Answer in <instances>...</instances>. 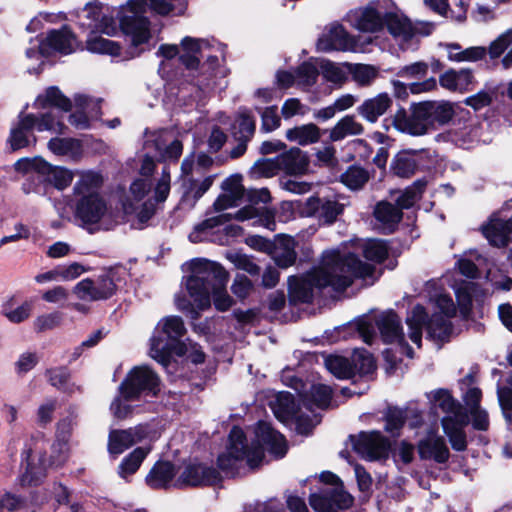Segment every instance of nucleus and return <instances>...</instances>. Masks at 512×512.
I'll list each match as a JSON object with an SVG mask.
<instances>
[{"label":"nucleus","mask_w":512,"mask_h":512,"mask_svg":"<svg viewBox=\"0 0 512 512\" xmlns=\"http://www.w3.org/2000/svg\"><path fill=\"white\" fill-rule=\"evenodd\" d=\"M155 170L153 157L146 156L140 167V176L130 185L123 200L126 214H135L140 222L148 221L155 213L156 206L163 203L170 192V171L164 167L159 177L151 178Z\"/></svg>","instance_id":"nucleus-5"},{"label":"nucleus","mask_w":512,"mask_h":512,"mask_svg":"<svg viewBox=\"0 0 512 512\" xmlns=\"http://www.w3.org/2000/svg\"><path fill=\"white\" fill-rule=\"evenodd\" d=\"M182 172L184 174L183 184L185 187V197H192L194 201L201 198L204 193H206L212 185L213 178L205 177L202 180H196L190 178L188 175L192 171V163L185 159L182 162Z\"/></svg>","instance_id":"nucleus-37"},{"label":"nucleus","mask_w":512,"mask_h":512,"mask_svg":"<svg viewBox=\"0 0 512 512\" xmlns=\"http://www.w3.org/2000/svg\"><path fill=\"white\" fill-rule=\"evenodd\" d=\"M275 416L282 422L296 418L295 403L292 394L280 393L272 407Z\"/></svg>","instance_id":"nucleus-53"},{"label":"nucleus","mask_w":512,"mask_h":512,"mask_svg":"<svg viewBox=\"0 0 512 512\" xmlns=\"http://www.w3.org/2000/svg\"><path fill=\"white\" fill-rule=\"evenodd\" d=\"M180 46L183 51L180 61L191 70L198 67L200 58H203L204 52L211 47L207 40L189 36L181 40Z\"/></svg>","instance_id":"nucleus-26"},{"label":"nucleus","mask_w":512,"mask_h":512,"mask_svg":"<svg viewBox=\"0 0 512 512\" xmlns=\"http://www.w3.org/2000/svg\"><path fill=\"white\" fill-rule=\"evenodd\" d=\"M468 423L467 413L459 411L454 416H445L441 420L443 431L448 437L451 447L456 451H464L467 447L464 428Z\"/></svg>","instance_id":"nucleus-23"},{"label":"nucleus","mask_w":512,"mask_h":512,"mask_svg":"<svg viewBox=\"0 0 512 512\" xmlns=\"http://www.w3.org/2000/svg\"><path fill=\"white\" fill-rule=\"evenodd\" d=\"M392 101L386 93H380L374 98L364 101L358 107L359 114L369 122H376L390 107Z\"/></svg>","instance_id":"nucleus-39"},{"label":"nucleus","mask_w":512,"mask_h":512,"mask_svg":"<svg viewBox=\"0 0 512 512\" xmlns=\"http://www.w3.org/2000/svg\"><path fill=\"white\" fill-rule=\"evenodd\" d=\"M281 170L278 163V157L275 159H261L258 160L251 168V173L254 177L269 178L277 174Z\"/></svg>","instance_id":"nucleus-59"},{"label":"nucleus","mask_w":512,"mask_h":512,"mask_svg":"<svg viewBox=\"0 0 512 512\" xmlns=\"http://www.w3.org/2000/svg\"><path fill=\"white\" fill-rule=\"evenodd\" d=\"M393 125L398 131L411 136H423L431 131L423 102L413 103L408 111H397Z\"/></svg>","instance_id":"nucleus-15"},{"label":"nucleus","mask_w":512,"mask_h":512,"mask_svg":"<svg viewBox=\"0 0 512 512\" xmlns=\"http://www.w3.org/2000/svg\"><path fill=\"white\" fill-rule=\"evenodd\" d=\"M76 110L69 117L70 124L78 130L88 129L90 127V120L86 115V109H88L93 103L84 95H76L74 97Z\"/></svg>","instance_id":"nucleus-49"},{"label":"nucleus","mask_w":512,"mask_h":512,"mask_svg":"<svg viewBox=\"0 0 512 512\" xmlns=\"http://www.w3.org/2000/svg\"><path fill=\"white\" fill-rule=\"evenodd\" d=\"M363 130L362 124L353 116H345L331 129L330 138L332 141H340L347 136L360 135Z\"/></svg>","instance_id":"nucleus-47"},{"label":"nucleus","mask_w":512,"mask_h":512,"mask_svg":"<svg viewBox=\"0 0 512 512\" xmlns=\"http://www.w3.org/2000/svg\"><path fill=\"white\" fill-rule=\"evenodd\" d=\"M374 216L384 230L392 232L402 218V211L397 205L381 201L374 209Z\"/></svg>","instance_id":"nucleus-40"},{"label":"nucleus","mask_w":512,"mask_h":512,"mask_svg":"<svg viewBox=\"0 0 512 512\" xmlns=\"http://www.w3.org/2000/svg\"><path fill=\"white\" fill-rule=\"evenodd\" d=\"M344 66L360 86L370 85L378 76V68L373 65L345 63Z\"/></svg>","instance_id":"nucleus-51"},{"label":"nucleus","mask_w":512,"mask_h":512,"mask_svg":"<svg viewBox=\"0 0 512 512\" xmlns=\"http://www.w3.org/2000/svg\"><path fill=\"white\" fill-rule=\"evenodd\" d=\"M174 0H129L117 13L123 33L130 37L132 45L146 43L150 38L148 11L167 15L175 9Z\"/></svg>","instance_id":"nucleus-7"},{"label":"nucleus","mask_w":512,"mask_h":512,"mask_svg":"<svg viewBox=\"0 0 512 512\" xmlns=\"http://www.w3.org/2000/svg\"><path fill=\"white\" fill-rule=\"evenodd\" d=\"M320 137V129L313 123L296 126L286 131V138L290 142H295L301 146L316 143Z\"/></svg>","instance_id":"nucleus-41"},{"label":"nucleus","mask_w":512,"mask_h":512,"mask_svg":"<svg viewBox=\"0 0 512 512\" xmlns=\"http://www.w3.org/2000/svg\"><path fill=\"white\" fill-rule=\"evenodd\" d=\"M144 147L148 153L154 151V157L160 160L177 159L182 153L181 142L166 130L146 133Z\"/></svg>","instance_id":"nucleus-17"},{"label":"nucleus","mask_w":512,"mask_h":512,"mask_svg":"<svg viewBox=\"0 0 512 512\" xmlns=\"http://www.w3.org/2000/svg\"><path fill=\"white\" fill-rule=\"evenodd\" d=\"M318 62L306 61L296 69V86L308 90L313 86L319 75Z\"/></svg>","instance_id":"nucleus-48"},{"label":"nucleus","mask_w":512,"mask_h":512,"mask_svg":"<svg viewBox=\"0 0 512 512\" xmlns=\"http://www.w3.org/2000/svg\"><path fill=\"white\" fill-rule=\"evenodd\" d=\"M431 299L435 302L437 311L428 319L423 306H414L406 317L407 333L404 332L400 318L394 312L380 315L376 324L384 342L396 344L401 353L412 358L413 349L409 346L408 340L420 348L424 326L430 338L436 341L448 338L452 332L450 319L456 314V306L447 294L440 293L431 296Z\"/></svg>","instance_id":"nucleus-1"},{"label":"nucleus","mask_w":512,"mask_h":512,"mask_svg":"<svg viewBox=\"0 0 512 512\" xmlns=\"http://www.w3.org/2000/svg\"><path fill=\"white\" fill-rule=\"evenodd\" d=\"M352 497L340 486L330 487L310 496V505L316 512H334L352 504Z\"/></svg>","instance_id":"nucleus-19"},{"label":"nucleus","mask_w":512,"mask_h":512,"mask_svg":"<svg viewBox=\"0 0 512 512\" xmlns=\"http://www.w3.org/2000/svg\"><path fill=\"white\" fill-rule=\"evenodd\" d=\"M148 434V426L144 424L129 429L111 430L108 437V452L112 455H120L131 446L143 441Z\"/></svg>","instance_id":"nucleus-18"},{"label":"nucleus","mask_w":512,"mask_h":512,"mask_svg":"<svg viewBox=\"0 0 512 512\" xmlns=\"http://www.w3.org/2000/svg\"><path fill=\"white\" fill-rule=\"evenodd\" d=\"M226 258L234 264L236 268L244 270L251 275L258 274L260 271V268L253 262V260L241 252H228L226 254Z\"/></svg>","instance_id":"nucleus-58"},{"label":"nucleus","mask_w":512,"mask_h":512,"mask_svg":"<svg viewBox=\"0 0 512 512\" xmlns=\"http://www.w3.org/2000/svg\"><path fill=\"white\" fill-rule=\"evenodd\" d=\"M440 136L459 147L467 149L478 141L479 130L473 123L465 122L463 125L450 128Z\"/></svg>","instance_id":"nucleus-34"},{"label":"nucleus","mask_w":512,"mask_h":512,"mask_svg":"<svg viewBox=\"0 0 512 512\" xmlns=\"http://www.w3.org/2000/svg\"><path fill=\"white\" fill-rule=\"evenodd\" d=\"M318 66L326 81L337 85H342L346 81V71L342 66L329 60H320Z\"/></svg>","instance_id":"nucleus-54"},{"label":"nucleus","mask_w":512,"mask_h":512,"mask_svg":"<svg viewBox=\"0 0 512 512\" xmlns=\"http://www.w3.org/2000/svg\"><path fill=\"white\" fill-rule=\"evenodd\" d=\"M327 370L339 379L353 377V369L348 358L339 355H329L324 360Z\"/></svg>","instance_id":"nucleus-52"},{"label":"nucleus","mask_w":512,"mask_h":512,"mask_svg":"<svg viewBox=\"0 0 512 512\" xmlns=\"http://www.w3.org/2000/svg\"><path fill=\"white\" fill-rule=\"evenodd\" d=\"M266 449L275 458H282L287 452V443L282 434L269 423L260 421L255 429V441L251 444L238 427L230 431L226 450L218 456V467L226 475L241 474L246 467L254 469L262 462Z\"/></svg>","instance_id":"nucleus-3"},{"label":"nucleus","mask_w":512,"mask_h":512,"mask_svg":"<svg viewBox=\"0 0 512 512\" xmlns=\"http://www.w3.org/2000/svg\"><path fill=\"white\" fill-rule=\"evenodd\" d=\"M361 248L365 258L373 262L380 263L388 255V247L382 240H367L361 244Z\"/></svg>","instance_id":"nucleus-56"},{"label":"nucleus","mask_w":512,"mask_h":512,"mask_svg":"<svg viewBox=\"0 0 512 512\" xmlns=\"http://www.w3.org/2000/svg\"><path fill=\"white\" fill-rule=\"evenodd\" d=\"M431 130L448 124L456 114L457 106L449 101H423Z\"/></svg>","instance_id":"nucleus-28"},{"label":"nucleus","mask_w":512,"mask_h":512,"mask_svg":"<svg viewBox=\"0 0 512 512\" xmlns=\"http://www.w3.org/2000/svg\"><path fill=\"white\" fill-rule=\"evenodd\" d=\"M317 48L325 52L331 50L360 52L363 50L357 40L339 24L330 26L329 31L318 40Z\"/></svg>","instance_id":"nucleus-20"},{"label":"nucleus","mask_w":512,"mask_h":512,"mask_svg":"<svg viewBox=\"0 0 512 512\" xmlns=\"http://www.w3.org/2000/svg\"><path fill=\"white\" fill-rule=\"evenodd\" d=\"M370 179V173L360 166H350L341 176V182L350 190H360Z\"/></svg>","instance_id":"nucleus-50"},{"label":"nucleus","mask_w":512,"mask_h":512,"mask_svg":"<svg viewBox=\"0 0 512 512\" xmlns=\"http://www.w3.org/2000/svg\"><path fill=\"white\" fill-rule=\"evenodd\" d=\"M220 480L219 473L216 469L205 464L194 463L188 464L179 478L175 480V487L182 486H198L211 485Z\"/></svg>","instance_id":"nucleus-21"},{"label":"nucleus","mask_w":512,"mask_h":512,"mask_svg":"<svg viewBox=\"0 0 512 512\" xmlns=\"http://www.w3.org/2000/svg\"><path fill=\"white\" fill-rule=\"evenodd\" d=\"M424 186L423 182H416L413 186L407 188L397 198V206L402 209H408L412 207L420 197V193Z\"/></svg>","instance_id":"nucleus-60"},{"label":"nucleus","mask_w":512,"mask_h":512,"mask_svg":"<svg viewBox=\"0 0 512 512\" xmlns=\"http://www.w3.org/2000/svg\"><path fill=\"white\" fill-rule=\"evenodd\" d=\"M25 461V470L19 477V483L23 487L36 486L45 477L46 462L32 451L26 452Z\"/></svg>","instance_id":"nucleus-29"},{"label":"nucleus","mask_w":512,"mask_h":512,"mask_svg":"<svg viewBox=\"0 0 512 512\" xmlns=\"http://www.w3.org/2000/svg\"><path fill=\"white\" fill-rule=\"evenodd\" d=\"M418 453L422 459L445 463L450 457L449 448L445 439L436 429H429L426 435L418 442Z\"/></svg>","instance_id":"nucleus-22"},{"label":"nucleus","mask_w":512,"mask_h":512,"mask_svg":"<svg viewBox=\"0 0 512 512\" xmlns=\"http://www.w3.org/2000/svg\"><path fill=\"white\" fill-rule=\"evenodd\" d=\"M76 47L77 41L67 27L60 30H52L46 38H37L30 42L25 55L27 59L35 61L37 66L29 65L28 71L30 73H38L45 57L56 52L67 55L75 51Z\"/></svg>","instance_id":"nucleus-10"},{"label":"nucleus","mask_w":512,"mask_h":512,"mask_svg":"<svg viewBox=\"0 0 512 512\" xmlns=\"http://www.w3.org/2000/svg\"><path fill=\"white\" fill-rule=\"evenodd\" d=\"M66 126L51 112L41 115L20 114L18 122L12 127L9 144L12 150H18L35 144L36 137L33 130L38 132L48 131L55 134H63Z\"/></svg>","instance_id":"nucleus-9"},{"label":"nucleus","mask_w":512,"mask_h":512,"mask_svg":"<svg viewBox=\"0 0 512 512\" xmlns=\"http://www.w3.org/2000/svg\"><path fill=\"white\" fill-rule=\"evenodd\" d=\"M351 366L353 376L355 374H369L375 369V361L373 356L366 350H355L351 357Z\"/></svg>","instance_id":"nucleus-55"},{"label":"nucleus","mask_w":512,"mask_h":512,"mask_svg":"<svg viewBox=\"0 0 512 512\" xmlns=\"http://www.w3.org/2000/svg\"><path fill=\"white\" fill-rule=\"evenodd\" d=\"M497 396L506 423L512 427V391L509 388L498 387Z\"/></svg>","instance_id":"nucleus-64"},{"label":"nucleus","mask_w":512,"mask_h":512,"mask_svg":"<svg viewBox=\"0 0 512 512\" xmlns=\"http://www.w3.org/2000/svg\"><path fill=\"white\" fill-rule=\"evenodd\" d=\"M176 475L175 467L168 461H159L155 463L148 475L146 483L153 489L168 488L174 486V477Z\"/></svg>","instance_id":"nucleus-31"},{"label":"nucleus","mask_w":512,"mask_h":512,"mask_svg":"<svg viewBox=\"0 0 512 512\" xmlns=\"http://www.w3.org/2000/svg\"><path fill=\"white\" fill-rule=\"evenodd\" d=\"M272 258L281 268H287L296 260L295 241L290 236L279 237L271 251Z\"/></svg>","instance_id":"nucleus-38"},{"label":"nucleus","mask_w":512,"mask_h":512,"mask_svg":"<svg viewBox=\"0 0 512 512\" xmlns=\"http://www.w3.org/2000/svg\"><path fill=\"white\" fill-rule=\"evenodd\" d=\"M374 273V266L363 263L344 248L327 250L320 265L304 276H291L288 280L289 296L295 302L308 303L313 290L331 286L340 291L350 286L355 278L366 279Z\"/></svg>","instance_id":"nucleus-2"},{"label":"nucleus","mask_w":512,"mask_h":512,"mask_svg":"<svg viewBox=\"0 0 512 512\" xmlns=\"http://www.w3.org/2000/svg\"><path fill=\"white\" fill-rule=\"evenodd\" d=\"M428 398L435 409L439 408L446 416H454L456 413L464 412L462 407L453 399L450 393L444 389H438L428 394Z\"/></svg>","instance_id":"nucleus-45"},{"label":"nucleus","mask_w":512,"mask_h":512,"mask_svg":"<svg viewBox=\"0 0 512 512\" xmlns=\"http://www.w3.org/2000/svg\"><path fill=\"white\" fill-rule=\"evenodd\" d=\"M69 454V440L61 437H56L52 444V453L50 456V465L60 466L68 458Z\"/></svg>","instance_id":"nucleus-61"},{"label":"nucleus","mask_w":512,"mask_h":512,"mask_svg":"<svg viewBox=\"0 0 512 512\" xmlns=\"http://www.w3.org/2000/svg\"><path fill=\"white\" fill-rule=\"evenodd\" d=\"M350 441L355 452L368 460L383 458L389 450V441L379 431L361 432Z\"/></svg>","instance_id":"nucleus-16"},{"label":"nucleus","mask_w":512,"mask_h":512,"mask_svg":"<svg viewBox=\"0 0 512 512\" xmlns=\"http://www.w3.org/2000/svg\"><path fill=\"white\" fill-rule=\"evenodd\" d=\"M332 390L324 384L312 385L309 391V401L316 407L324 409L331 404Z\"/></svg>","instance_id":"nucleus-57"},{"label":"nucleus","mask_w":512,"mask_h":512,"mask_svg":"<svg viewBox=\"0 0 512 512\" xmlns=\"http://www.w3.org/2000/svg\"><path fill=\"white\" fill-rule=\"evenodd\" d=\"M185 333L186 328L181 317L175 315L163 317L155 326L150 338V357L166 366L171 353L186 354L187 344L181 341Z\"/></svg>","instance_id":"nucleus-8"},{"label":"nucleus","mask_w":512,"mask_h":512,"mask_svg":"<svg viewBox=\"0 0 512 512\" xmlns=\"http://www.w3.org/2000/svg\"><path fill=\"white\" fill-rule=\"evenodd\" d=\"M86 49L91 53L119 56L121 47L113 40L91 33L86 41Z\"/></svg>","instance_id":"nucleus-46"},{"label":"nucleus","mask_w":512,"mask_h":512,"mask_svg":"<svg viewBox=\"0 0 512 512\" xmlns=\"http://www.w3.org/2000/svg\"><path fill=\"white\" fill-rule=\"evenodd\" d=\"M159 378L148 366H136L120 384L119 391L126 400H137L142 394L155 396L159 391Z\"/></svg>","instance_id":"nucleus-12"},{"label":"nucleus","mask_w":512,"mask_h":512,"mask_svg":"<svg viewBox=\"0 0 512 512\" xmlns=\"http://www.w3.org/2000/svg\"><path fill=\"white\" fill-rule=\"evenodd\" d=\"M78 180L72 190L75 217L83 224H97L108 213V205L101 194L104 179L93 170L77 172Z\"/></svg>","instance_id":"nucleus-6"},{"label":"nucleus","mask_w":512,"mask_h":512,"mask_svg":"<svg viewBox=\"0 0 512 512\" xmlns=\"http://www.w3.org/2000/svg\"><path fill=\"white\" fill-rule=\"evenodd\" d=\"M191 274L186 278L185 286L190 300L178 297L177 308L196 319L199 311L211 305V295L217 310L226 311L233 303L226 291L229 274L222 265L207 259H195L190 263Z\"/></svg>","instance_id":"nucleus-4"},{"label":"nucleus","mask_w":512,"mask_h":512,"mask_svg":"<svg viewBox=\"0 0 512 512\" xmlns=\"http://www.w3.org/2000/svg\"><path fill=\"white\" fill-rule=\"evenodd\" d=\"M235 218L238 221H246L251 219H256L255 223H261L267 229L274 231L275 221L274 214L266 209L265 207L257 208L253 205L245 206L242 209L238 210L235 214H220L218 216L210 217L196 225L193 231L189 234V239L193 243H198L202 241L209 240L210 231L224 224L226 221Z\"/></svg>","instance_id":"nucleus-11"},{"label":"nucleus","mask_w":512,"mask_h":512,"mask_svg":"<svg viewBox=\"0 0 512 512\" xmlns=\"http://www.w3.org/2000/svg\"><path fill=\"white\" fill-rule=\"evenodd\" d=\"M472 81L473 76L469 69H449L439 77L441 87L449 91H468Z\"/></svg>","instance_id":"nucleus-36"},{"label":"nucleus","mask_w":512,"mask_h":512,"mask_svg":"<svg viewBox=\"0 0 512 512\" xmlns=\"http://www.w3.org/2000/svg\"><path fill=\"white\" fill-rule=\"evenodd\" d=\"M223 193L219 195L213 204L215 211L220 212L234 207L244 195L241 176L235 175L227 178L222 183Z\"/></svg>","instance_id":"nucleus-25"},{"label":"nucleus","mask_w":512,"mask_h":512,"mask_svg":"<svg viewBox=\"0 0 512 512\" xmlns=\"http://www.w3.org/2000/svg\"><path fill=\"white\" fill-rule=\"evenodd\" d=\"M74 172L63 166L52 165L45 160L42 165L40 177L44 182L52 185L58 190H64L70 186L74 179Z\"/></svg>","instance_id":"nucleus-33"},{"label":"nucleus","mask_w":512,"mask_h":512,"mask_svg":"<svg viewBox=\"0 0 512 512\" xmlns=\"http://www.w3.org/2000/svg\"><path fill=\"white\" fill-rule=\"evenodd\" d=\"M429 64L424 61L414 62L405 66L400 67L396 75L401 78L412 79L422 78L428 73Z\"/></svg>","instance_id":"nucleus-62"},{"label":"nucleus","mask_w":512,"mask_h":512,"mask_svg":"<svg viewBox=\"0 0 512 512\" xmlns=\"http://www.w3.org/2000/svg\"><path fill=\"white\" fill-rule=\"evenodd\" d=\"M448 53V59L454 62H475L484 58L487 53L485 47L475 46L461 50V46L457 43H449L445 45Z\"/></svg>","instance_id":"nucleus-43"},{"label":"nucleus","mask_w":512,"mask_h":512,"mask_svg":"<svg viewBox=\"0 0 512 512\" xmlns=\"http://www.w3.org/2000/svg\"><path fill=\"white\" fill-rule=\"evenodd\" d=\"M48 150L56 156L66 157L77 161L83 154V147L80 140L75 138H51L47 143Z\"/></svg>","instance_id":"nucleus-32"},{"label":"nucleus","mask_w":512,"mask_h":512,"mask_svg":"<svg viewBox=\"0 0 512 512\" xmlns=\"http://www.w3.org/2000/svg\"><path fill=\"white\" fill-rule=\"evenodd\" d=\"M49 106L57 107L63 111H69L72 107V103L58 88L50 87L44 94L39 95L34 102V107L37 109H44Z\"/></svg>","instance_id":"nucleus-44"},{"label":"nucleus","mask_w":512,"mask_h":512,"mask_svg":"<svg viewBox=\"0 0 512 512\" xmlns=\"http://www.w3.org/2000/svg\"><path fill=\"white\" fill-rule=\"evenodd\" d=\"M150 447H137L121 461L118 467V475L128 480L141 466L143 460L150 453Z\"/></svg>","instance_id":"nucleus-42"},{"label":"nucleus","mask_w":512,"mask_h":512,"mask_svg":"<svg viewBox=\"0 0 512 512\" xmlns=\"http://www.w3.org/2000/svg\"><path fill=\"white\" fill-rule=\"evenodd\" d=\"M277 157L280 169L288 174H303L308 169V158L299 148H291Z\"/></svg>","instance_id":"nucleus-35"},{"label":"nucleus","mask_w":512,"mask_h":512,"mask_svg":"<svg viewBox=\"0 0 512 512\" xmlns=\"http://www.w3.org/2000/svg\"><path fill=\"white\" fill-rule=\"evenodd\" d=\"M116 272L109 270L95 279L86 278L74 287L76 296L84 301H97L111 297L117 287Z\"/></svg>","instance_id":"nucleus-14"},{"label":"nucleus","mask_w":512,"mask_h":512,"mask_svg":"<svg viewBox=\"0 0 512 512\" xmlns=\"http://www.w3.org/2000/svg\"><path fill=\"white\" fill-rule=\"evenodd\" d=\"M307 210L314 215L319 221L331 224L338 215L343 212L344 206L333 199L310 197L307 200Z\"/></svg>","instance_id":"nucleus-24"},{"label":"nucleus","mask_w":512,"mask_h":512,"mask_svg":"<svg viewBox=\"0 0 512 512\" xmlns=\"http://www.w3.org/2000/svg\"><path fill=\"white\" fill-rule=\"evenodd\" d=\"M389 7H392V0H374L365 7L351 10L347 20L359 31L378 32L384 28V17Z\"/></svg>","instance_id":"nucleus-13"},{"label":"nucleus","mask_w":512,"mask_h":512,"mask_svg":"<svg viewBox=\"0 0 512 512\" xmlns=\"http://www.w3.org/2000/svg\"><path fill=\"white\" fill-rule=\"evenodd\" d=\"M428 155V151H400L392 160L391 170L401 178H408L415 173L418 161Z\"/></svg>","instance_id":"nucleus-30"},{"label":"nucleus","mask_w":512,"mask_h":512,"mask_svg":"<svg viewBox=\"0 0 512 512\" xmlns=\"http://www.w3.org/2000/svg\"><path fill=\"white\" fill-rule=\"evenodd\" d=\"M512 44V28L500 34L489 46L488 53L492 59L500 57Z\"/></svg>","instance_id":"nucleus-63"},{"label":"nucleus","mask_w":512,"mask_h":512,"mask_svg":"<svg viewBox=\"0 0 512 512\" xmlns=\"http://www.w3.org/2000/svg\"><path fill=\"white\" fill-rule=\"evenodd\" d=\"M388 14L384 17V26L397 39L407 41L415 34V29L408 18L400 13L392 1V7L387 8Z\"/></svg>","instance_id":"nucleus-27"}]
</instances>
